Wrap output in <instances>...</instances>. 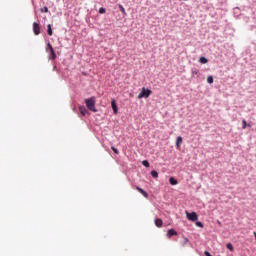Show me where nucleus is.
<instances>
[{"mask_svg":"<svg viewBox=\"0 0 256 256\" xmlns=\"http://www.w3.org/2000/svg\"><path fill=\"white\" fill-rule=\"evenodd\" d=\"M226 248L229 249V251H235V248L233 247V244L231 242L226 244Z\"/></svg>","mask_w":256,"mask_h":256,"instance_id":"a211bd4d","label":"nucleus"},{"mask_svg":"<svg viewBox=\"0 0 256 256\" xmlns=\"http://www.w3.org/2000/svg\"><path fill=\"white\" fill-rule=\"evenodd\" d=\"M187 243H189V238L184 237V240L180 241V245L182 247H185V245H187Z\"/></svg>","mask_w":256,"mask_h":256,"instance_id":"2eb2a0df","label":"nucleus"},{"mask_svg":"<svg viewBox=\"0 0 256 256\" xmlns=\"http://www.w3.org/2000/svg\"><path fill=\"white\" fill-rule=\"evenodd\" d=\"M49 59H51L52 61H55L57 59V54L55 53V49L51 48V50H49Z\"/></svg>","mask_w":256,"mask_h":256,"instance_id":"423d86ee","label":"nucleus"},{"mask_svg":"<svg viewBox=\"0 0 256 256\" xmlns=\"http://www.w3.org/2000/svg\"><path fill=\"white\" fill-rule=\"evenodd\" d=\"M187 219L189 221H197V219H199V216H197V213L196 212H191V213H187Z\"/></svg>","mask_w":256,"mask_h":256,"instance_id":"20e7f679","label":"nucleus"},{"mask_svg":"<svg viewBox=\"0 0 256 256\" xmlns=\"http://www.w3.org/2000/svg\"><path fill=\"white\" fill-rule=\"evenodd\" d=\"M182 143H183V137L178 136L176 138V147H177V149H179L181 147Z\"/></svg>","mask_w":256,"mask_h":256,"instance_id":"1a4fd4ad","label":"nucleus"},{"mask_svg":"<svg viewBox=\"0 0 256 256\" xmlns=\"http://www.w3.org/2000/svg\"><path fill=\"white\" fill-rule=\"evenodd\" d=\"M123 17H127V11L125 10V7H123V4L118 5Z\"/></svg>","mask_w":256,"mask_h":256,"instance_id":"f8f14e48","label":"nucleus"},{"mask_svg":"<svg viewBox=\"0 0 256 256\" xmlns=\"http://www.w3.org/2000/svg\"><path fill=\"white\" fill-rule=\"evenodd\" d=\"M33 33H34V35H40L41 34V26L37 22L33 23Z\"/></svg>","mask_w":256,"mask_h":256,"instance_id":"7ed1b4c3","label":"nucleus"},{"mask_svg":"<svg viewBox=\"0 0 256 256\" xmlns=\"http://www.w3.org/2000/svg\"><path fill=\"white\" fill-rule=\"evenodd\" d=\"M86 107L89 109V111H92L93 113H97V108L95 107V97H91L85 100Z\"/></svg>","mask_w":256,"mask_h":256,"instance_id":"f257e3e1","label":"nucleus"},{"mask_svg":"<svg viewBox=\"0 0 256 256\" xmlns=\"http://www.w3.org/2000/svg\"><path fill=\"white\" fill-rule=\"evenodd\" d=\"M79 111L81 113V115H83V117H85L87 115V108L85 106H79Z\"/></svg>","mask_w":256,"mask_h":256,"instance_id":"9d476101","label":"nucleus"},{"mask_svg":"<svg viewBox=\"0 0 256 256\" xmlns=\"http://www.w3.org/2000/svg\"><path fill=\"white\" fill-rule=\"evenodd\" d=\"M111 107L114 115H117V113H119V107L117 106V102L115 100L111 101Z\"/></svg>","mask_w":256,"mask_h":256,"instance_id":"39448f33","label":"nucleus"},{"mask_svg":"<svg viewBox=\"0 0 256 256\" xmlns=\"http://www.w3.org/2000/svg\"><path fill=\"white\" fill-rule=\"evenodd\" d=\"M169 183H170V185H177V179H175L174 177H170L169 178Z\"/></svg>","mask_w":256,"mask_h":256,"instance_id":"dca6fc26","label":"nucleus"},{"mask_svg":"<svg viewBox=\"0 0 256 256\" xmlns=\"http://www.w3.org/2000/svg\"><path fill=\"white\" fill-rule=\"evenodd\" d=\"M51 49H53V45H51V43H47V46H46V52L49 53V51H51Z\"/></svg>","mask_w":256,"mask_h":256,"instance_id":"6ab92c4d","label":"nucleus"},{"mask_svg":"<svg viewBox=\"0 0 256 256\" xmlns=\"http://www.w3.org/2000/svg\"><path fill=\"white\" fill-rule=\"evenodd\" d=\"M196 227H200L201 229H203V224L201 221H197L196 222Z\"/></svg>","mask_w":256,"mask_h":256,"instance_id":"a878e982","label":"nucleus"},{"mask_svg":"<svg viewBox=\"0 0 256 256\" xmlns=\"http://www.w3.org/2000/svg\"><path fill=\"white\" fill-rule=\"evenodd\" d=\"M247 128V120L243 119L242 120V129H246Z\"/></svg>","mask_w":256,"mask_h":256,"instance_id":"b1692460","label":"nucleus"},{"mask_svg":"<svg viewBox=\"0 0 256 256\" xmlns=\"http://www.w3.org/2000/svg\"><path fill=\"white\" fill-rule=\"evenodd\" d=\"M175 235H177V232L175 231V229L171 228V229L168 230L167 237L169 239H171V237H175Z\"/></svg>","mask_w":256,"mask_h":256,"instance_id":"6e6552de","label":"nucleus"},{"mask_svg":"<svg viewBox=\"0 0 256 256\" xmlns=\"http://www.w3.org/2000/svg\"><path fill=\"white\" fill-rule=\"evenodd\" d=\"M53 71H57V66L56 65H54Z\"/></svg>","mask_w":256,"mask_h":256,"instance_id":"c85d7f7f","label":"nucleus"},{"mask_svg":"<svg viewBox=\"0 0 256 256\" xmlns=\"http://www.w3.org/2000/svg\"><path fill=\"white\" fill-rule=\"evenodd\" d=\"M154 223H155L156 227H163V220L161 218H156L154 220Z\"/></svg>","mask_w":256,"mask_h":256,"instance_id":"9b49d317","label":"nucleus"},{"mask_svg":"<svg viewBox=\"0 0 256 256\" xmlns=\"http://www.w3.org/2000/svg\"><path fill=\"white\" fill-rule=\"evenodd\" d=\"M111 149L116 155H119V149H117L115 146H112Z\"/></svg>","mask_w":256,"mask_h":256,"instance_id":"393cba45","label":"nucleus"},{"mask_svg":"<svg viewBox=\"0 0 256 256\" xmlns=\"http://www.w3.org/2000/svg\"><path fill=\"white\" fill-rule=\"evenodd\" d=\"M47 34L51 37L53 35V28H51V24L47 25Z\"/></svg>","mask_w":256,"mask_h":256,"instance_id":"4468645a","label":"nucleus"},{"mask_svg":"<svg viewBox=\"0 0 256 256\" xmlns=\"http://www.w3.org/2000/svg\"><path fill=\"white\" fill-rule=\"evenodd\" d=\"M142 165H143V167H149V166H150L148 160H143V161H142Z\"/></svg>","mask_w":256,"mask_h":256,"instance_id":"5701e85b","label":"nucleus"},{"mask_svg":"<svg viewBox=\"0 0 256 256\" xmlns=\"http://www.w3.org/2000/svg\"><path fill=\"white\" fill-rule=\"evenodd\" d=\"M41 13H49V8L47 6H44L40 9Z\"/></svg>","mask_w":256,"mask_h":256,"instance_id":"aec40b11","label":"nucleus"},{"mask_svg":"<svg viewBox=\"0 0 256 256\" xmlns=\"http://www.w3.org/2000/svg\"><path fill=\"white\" fill-rule=\"evenodd\" d=\"M204 255H205V256H213V255H211L210 252L207 251V250L204 252Z\"/></svg>","mask_w":256,"mask_h":256,"instance_id":"cd10ccee","label":"nucleus"},{"mask_svg":"<svg viewBox=\"0 0 256 256\" xmlns=\"http://www.w3.org/2000/svg\"><path fill=\"white\" fill-rule=\"evenodd\" d=\"M136 189L139 191V193H141V195H143V197H145V199H149V193H147V191L139 186H137Z\"/></svg>","mask_w":256,"mask_h":256,"instance_id":"0eeeda50","label":"nucleus"},{"mask_svg":"<svg viewBox=\"0 0 256 256\" xmlns=\"http://www.w3.org/2000/svg\"><path fill=\"white\" fill-rule=\"evenodd\" d=\"M106 12H107V9H105V8H103V7L99 8V13H100V15H103V14H105Z\"/></svg>","mask_w":256,"mask_h":256,"instance_id":"4be33fe9","label":"nucleus"},{"mask_svg":"<svg viewBox=\"0 0 256 256\" xmlns=\"http://www.w3.org/2000/svg\"><path fill=\"white\" fill-rule=\"evenodd\" d=\"M192 75H199V70H192Z\"/></svg>","mask_w":256,"mask_h":256,"instance_id":"bb28decb","label":"nucleus"},{"mask_svg":"<svg viewBox=\"0 0 256 256\" xmlns=\"http://www.w3.org/2000/svg\"><path fill=\"white\" fill-rule=\"evenodd\" d=\"M151 93H153L151 89L143 87L141 92L138 94V99H149Z\"/></svg>","mask_w":256,"mask_h":256,"instance_id":"f03ea898","label":"nucleus"},{"mask_svg":"<svg viewBox=\"0 0 256 256\" xmlns=\"http://www.w3.org/2000/svg\"><path fill=\"white\" fill-rule=\"evenodd\" d=\"M151 175L154 179H157V177H159V172H157V170H152Z\"/></svg>","mask_w":256,"mask_h":256,"instance_id":"f3484780","label":"nucleus"},{"mask_svg":"<svg viewBox=\"0 0 256 256\" xmlns=\"http://www.w3.org/2000/svg\"><path fill=\"white\" fill-rule=\"evenodd\" d=\"M213 76H208L207 77V83L209 84V85H212V83H213Z\"/></svg>","mask_w":256,"mask_h":256,"instance_id":"412c9836","label":"nucleus"},{"mask_svg":"<svg viewBox=\"0 0 256 256\" xmlns=\"http://www.w3.org/2000/svg\"><path fill=\"white\" fill-rule=\"evenodd\" d=\"M199 63H201L202 65H205V64L209 63V60L205 56H201L199 58Z\"/></svg>","mask_w":256,"mask_h":256,"instance_id":"ddd939ff","label":"nucleus"}]
</instances>
